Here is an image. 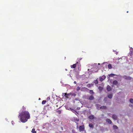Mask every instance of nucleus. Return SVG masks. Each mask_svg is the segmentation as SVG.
<instances>
[{
    "label": "nucleus",
    "instance_id": "1",
    "mask_svg": "<svg viewBox=\"0 0 133 133\" xmlns=\"http://www.w3.org/2000/svg\"><path fill=\"white\" fill-rule=\"evenodd\" d=\"M30 117V114L28 111L23 110L19 113L18 118L22 123L26 122Z\"/></svg>",
    "mask_w": 133,
    "mask_h": 133
},
{
    "label": "nucleus",
    "instance_id": "2",
    "mask_svg": "<svg viewBox=\"0 0 133 133\" xmlns=\"http://www.w3.org/2000/svg\"><path fill=\"white\" fill-rule=\"evenodd\" d=\"M80 65V63L79 62H77L75 64H74L72 65H71V68H75L76 66H77V65L79 66Z\"/></svg>",
    "mask_w": 133,
    "mask_h": 133
},
{
    "label": "nucleus",
    "instance_id": "3",
    "mask_svg": "<svg viewBox=\"0 0 133 133\" xmlns=\"http://www.w3.org/2000/svg\"><path fill=\"white\" fill-rule=\"evenodd\" d=\"M70 93L67 94L66 93H62L63 95H64V96L66 98H68L70 96Z\"/></svg>",
    "mask_w": 133,
    "mask_h": 133
},
{
    "label": "nucleus",
    "instance_id": "4",
    "mask_svg": "<svg viewBox=\"0 0 133 133\" xmlns=\"http://www.w3.org/2000/svg\"><path fill=\"white\" fill-rule=\"evenodd\" d=\"M85 129V127L84 125L80 126L79 127V130L80 131H83Z\"/></svg>",
    "mask_w": 133,
    "mask_h": 133
},
{
    "label": "nucleus",
    "instance_id": "5",
    "mask_svg": "<svg viewBox=\"0 0 133 133\" xmlns=\"http://www.w3.org/2000/svg\"><path fill=\"white\" fill-rule=\"evenodd\" d=\"M123 77L124 78L128 80H131L132 78L130 76H127L126 75L124 76Z\"/></svg>",
    "mask_w": 133,
    "mask_h": 133
},
{
    "label": "nucleus",
    "instance_id": "6",
    "mask_svg": "<svg viewBox=\"0 0 133 133\" xmlns=\"http://www.w3.org/2000/svg\"><path fill=\"white\" fill-rule=\"evenodd\" d=\"M106 78L105 76H103L101 77H99V80L100 81H102L104 80Z\"/></svg>",
    "mask_w": 133,
    "mask_h": 133
},
{
    "label": "nucleus",
    "instance_id": "7",
    "mask_svg": "<svg viewBox=\"0 0 133 133\" xmlns=\"http://www.w3.org/2000/svg\"><path fill=\"white\" fill-rule=\"evenodd\" d=\"M107 89L108 91H109L111 90V88L109 85H108L107 87Z\"/></svg>",
    "mask_w": 133,
    "mask_h": 133
},
{
    "label": "nucleus",
    "instance_id": "8",
    "mask_svg": "<svg viewBox=\"0 0 133 133\" xmlns=\"http://www.w3.org/2000/svg\"><path fill=\"white\" fill-rule=\"evenodd\" d=\"M106 122H107L108 123L111 124L112 123V121L109 119H107L106 120Z\"/></svg>",
    "mask_w": 133,
    "mask_h": 133
},
{
    "label": "nucleus",
    "instance_id": "9",
    "mask_svg": "<svg viewBox=\"0 0 133 133\" xmlns=\"http://www.w3.org/2000/svg\"><path fill=\"white\" fill-rule=\"evenodd\" d=\"M112 118L114 120H116L117 119V116L115 115H112Z\"/></svg>",
    "mask_w": 133,
    "mask_h": 133
},
{
    "label": "nucleus",
    "instance_id": "10",
    "mask_svg": "<svg viewBox=\"0 0 133 133\" xmlns=\"http://www.w3.org/2000/svg\"><path fill=\"white\" fill-rule=\"evenodd\" d=\"M100 109H106L107 107L106 106H104L100 107Z\"/></svg>",
    "mask_w": 133,
    "mask_h": 133
},
{
    "label": "nucleus",
    "instance_id": "11",
    "mask_svg": "<svg viewBox=\"0 0 133 133\" xmlns=\"http://www.w3.org/2000/svg\"><path fill=\"white\" fill-rule=\"evenodd\" d=\"M94 99V97L92 95H91L89 97V99L92 100Z\"/></svg>",
    "mask_w": 133,
    "mask_h": 133
},
{
    "label": "nucleus",
    "instance_id": "12",
    "mask_svg": "<svg viewBox=\"0 0 133 133\" xmlns=\"http://www.w3.org/2000/svg\"><path fill=\"white\" fill-rule=\"evenodd\" d=\"M89 127L91 128H93L94 127V125L92 123L89 124Z\"/></svg>",
    "mask_w": 133,
    "mask_h": 133
},
{
    "label": "nucleus",
    "instance_id": "13",
    "mask_svg": "<svg viewBox=\"0 0 133 133\" xmlns=\"http://www.w3.org/2000/svg\"><path fill=\"white\" fill-rule=\"evenodd\" d=\"M89 118L91 119H94V116L93 115H90L89 117Z\"/></svg>",
    "mask_w": 133,
    "mask_h": 133
},
{
    "label": "nucleus",
    "instance_id": "14",
    "mask_svg": "<svg viewBox=\"0 0 133 133\" xmlns=\"http://www.w3.org/2000/svg\"><path fill=\"white\" fill-rule=\"evenodd\" d=\"M118 83L117 81L116 80H115L113 81V84L115 85H116Z\"/></svg>",
    "mask_w": 133,
    "mask_h": 133
},
{
    "label": "nucleus",
    "instance_id": "15",
    "mask_svg": "<svg viewBox=\"0 0 133 133\" xmlns=\"http://www.w3.org/2000/svg\"><path fill=\"white\" fill-rule=\"evenodd\" d=\"M113 127V129H117L118 128V127L116 125H114Z\"/></svg>",
    "mask_w": 133,
    "mask_h": 133
},
{
    "label": "nucleus",
    "instance_id": "16",
    "mask_svg": "<svg viewBox=\"0 0 133 133\" xmlns=\"http://www.w3.org/2000/svg\"><path fill=\"white\" fill-rule=\"evenodd\" d=\"M112 95L111 94H110L108 95V97L110 98H112Z\"/></svg>",
    "mask_w": 133,
    "mask_h": 133
},
{
    "label": "nucleus",
    "instance_id": "17",
    "mask_svg": "<svg viewBox=\"0 0 133 133\" xmlns=\"http://www.w3.org/2000/svg\"><path fill=\"white\" fill-rule=\"evenodd\" d=\"M31 132L32 133H36V131H35V129L34 128L32 129Z\"/></svg>",
    "mask_w": 133,
    "mask_h": 133
},
{
    "label": "nucleus",
    "instance_id": "18",
    "mask_svg": "<svg viewBox=\"0 0 133 133\" xmlns=\"http://www.w3.org/2000/svg\"><path fill=\"white\" fill-rule=\"evenodd\" d=\"M70 93V95H71V96H76V94L74 93Z\"/></svg>",
    "mask_w": 133,
    "mask_h": 133
},
{
    "label": "nucleus",
    "instance_id": "19",
    "mask_svg": "<svg viewBox=\"0 0 133 133\" xmlns=\"http://www.w3.org/2000/svg\"><path fill=\"white\" fill-rule=\"evenodd\" d=\"M90 93L92 95H93L94 94V92L92 90H91L90 91Z\"/></svg>",
    "mask_w": 133,
    "mask_h": 133
},
{
    "label": "nucleus",
    "instance_id": "20",
    "mask_svg": "<svg viewBox=\"0 0 133 133\" xmlns=\"http://www.w3.org/2000/svg\"><path fill=\"white\" fill-rule=\"evenodd\" d=\"M108 67L109 69H111L112 68L111 65L110 64H108Z\"/></svg>",
    "mask_w": 133,
    "mask_h": 133
},
{
    "label": "nucleus",
    "instance_id": "21",
    "mask_svg": "<svg viewBox=\"0 0 133 133\" xmlns=\"http://www.w3.org/2000/svg\"><path fill=\"white\" fill-rule=\"evenodd\" d=\"M130 50L131 52V53L130 54L131 55L132 54V52L133 51V48H131L130 49Z\"/></svg>",
    "mask_w": 133,
    "mask_h": 133
},
{
    "label": "nucleus",
    "instance_id": "22",
    "mask_svg": "<svg viewBox=\"0 0 133 133\" xmlns=\"http://www.w3.org/2000/svg\"><path fill=\"white\" fill-rule=\"evenodd\" d=\"M46 102V101L45 100H43L42 101V104H45Z\"/></svg>",
    "mask_w": 133,
    "mask_h": 133
},
{
    "label": "nucleus",
    "instance_id": "23",
    "mask_svg": "<svg viewBox=\"0 0 133 133\" xmlns=\"http://www.w3.org/2000/svg\"><path fill=\"white\" fill-rule=\"evenodd\" d=\"M74 120L76 122H78L79 121V119L77 118H74Z\"/></svg>",
    "mask_w": 133,
    "mask_h": 133
},
{
    "label": "nucleus",
    "instance_id": "24",
    "mask_svg": "<svg viewBox=\"0 0 133 133\" xmlns=\"http://www.w3.org/2000/svg\"><path fill=\"white\" fill-rule=\"evenodd\" d=\"M115 75V74H111L109 75V76L110 77H113Z\"/></svg>",
    "mask_w": 133,
    "mask_h": 133
},
{
    "label": "nucleus",
    "instance_id": "25",
    "mask_svg": "<svg viewBox=\"0 0 133 133\" xmlns=\"http://www.w3.org/2000/svg\"><path fill=\"white\" fill-rule=\"evenodd\" d=\"M130 103H133V99H130Z\"/></svg>",
    "mask_w": 133,
    "mask_h": 133
},
{
    "label": "nucleus",
    "instance_id": "26",
    "mask_svg": "<svg viewBox=\"0 0 133 133\" xmlns=\"http://www.w3.org/2000/svg\"><path fill=\"white\" fill-rule=\"evenodd\" d=\"M57 112L58 114H61V111L60 110H58L57 111Z\"/></svg>",
    "mask_w": 133,
    "mask_h": 133
},
{
    "label": "nucleus",
    "instance_id": "27",
    "mask_svg": "<svg viewBox=\"0 0 133 133\" xmlns=\"http://www.w3.org/2000/svg\"><path fill=\"white\" fill-rule=\"evenodd\" d=\"M95 83V84H97L98 83V81L97 80H95L94 82Z\"/></svg>",
    "mask_w": 133,
    "mask_h": 133
},
{
    "label": "nucleus",
    "instance_id": "28",
    "mask_svg": "<svg viewBox=\"0 0 133 133\" xmlns=\"http://www.w3.org/2000/svg\"><path fill=\"white\" fill-rule=\"evenodd\" d=\"M98 88L99 90H102L103 89V88L102 87H98Z\"/></svg>",
    "mask_w": 133,
    "mask_h": 133
},
{
    "label": "nucleus",
    "instance_id": "29",
    "mask_svg": "<svg viewBox=\"0 0 133 133\" xmlns=\"http://www.w3.org/2000/svg\"><path fill=\"white\" fill-rule=\"evenodd\" d=\"M80 88L79 87H78L77 88V90H79L80 89Z\"/></svg>",
    "mask_w": 133,
    "mask_h": 133
},
{
    "label": "nucleus",
    "instance_id": "30",
    "mask_svg": "<svg viewBox=\"0 0 133 133\" xmlns=\"http://www.w3.org/2000/svg\"><path fill=\"white\" fill-rule=\"evenodd\" d=\"M23 110H25L26 108H25V107H24L23 106Z\"/></svg>",
    "mask_w": 133,
    "mask_h": 133
},
{
    "label": "nucleus",
    "instance_id": "31",
    "mask_svg": "<svg viewBox=\"0 0 133 133\" xmlns=\"http://www.w3.org/2000/svg\"><path fill=\"white\" fill-rule=\"evenodd\" d=\"M74 83L75 84H76V81H75L74 82Z\"/></svg>",
    "mask_w": 133,
    "mask_h": 133
},
{
    "label": "nucleus",
    "instance_id": "32",
    "mask_svg": "<svg viewBox=\"0 0 133 133\" xmlns=\"http://www.w3.org/2000/svg\"><path fill=\"white\" fill-rule=\"evenodd\" d=\"M50 99V98L49 97H47V99Z\"/></svg>",
    "mask_w": 133,
    "mask_h": 133
},
{
    "label": "nucleus",
    "instance_id": "33",
    "mask_svg": "<svg viewBox=\"0 0 133 133\" xmlns=\"http://www.w3.org/2000/svg\"><path fill=\"white\" fill-rule=\"evenodd\" d=\"M114 86V85H112V87H113Z\"/></svg>",
    "mask_w": 133,
    "mask_h": 133
},
{
    "label": "nucleus",
    "instance_id": "34",
    "mask_svg": "<svg viewBox=\"0 0 133 133\" xmlns=\"http://www.w3.org/2000/svg\"><path fill=\"white\" fill-rule=\"evenodd\" d=\"M76 123V124L77 125L78 124V123Z\"/></svg>",
    "mask_w": 133,
    "mask_h": 133
},
{
    "label": "nucleus",
    "instance_id": "35",
    "mask_svg": "<svg viewBox=\"0 0 133 133\" xmlns=\"http://www.w3.org/2000/svg\"><path fill=\"white\" fill-rule=\"evenodd\" d=\"M131 107H132V105H131Z\"/></svg>",
    "mask_w": 133,
    "mask_h": 133
},
{
    "label": "nucleus",
    "instance_id": "36",
    "mask_svg": "<svg viewBox=\"0 0 133 133\" xmlns=\"http://www.w3.org/2000/svg\"><path fill=\"white\" fill-rule=\"evenodd\" d=\"M128 11H127V13H128Z\"/></svg>",
    "mask_w": 133,
    "mask_h": 133
}]
</instances>
